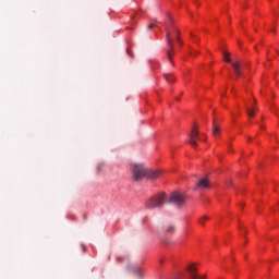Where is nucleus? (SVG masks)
I'll return each instance as SVG.
<instances>
[{"label": "nucleus", "mask_w": 279, "mask_h": 279, "mask_svg": "<svg viewBox=\"0 0 279 279\" xmlns=\"http://www.w3.org/2000/svg\"><path fill=\"white\" fill-rule=\"evenodd\" d=\"M132 175L133 180L135 182H140V180H143V178H148V180H157V178H160L159 171H154L145 168L143 163H132Z\"/></svg>", "instance_id": "1"}, {"label": "nucleus", "mask_w": 279, "mask_h": 279, "mask_svg": "<svg viewBox=\"0 0 279 279\" xmlns=\"http://www.w3.org/2000/svg\"><path fill=\"white\" fill-rule=\"evenodd\" d=\"M169 202V197L165 193H158L148 198L145 203L146 208H162Z\"/></svg>", "instance_id": "2"}, {"label": "nucleus", "mask_w": 279, "mask_h": 279, "mask_svg": "<svg viewBox=\"0 0 279 279\" xmlns=\"http://www.w3.org/2000/svg\"><path fill=\"white\" fill-rule=\"evenodd\" d=\"M180 34V31H178V28H174V34H172L169 29H166V38H167V43L170 47V50L167 52L168 56V60H170L171 64H173V61L171 60V58H173V38H175V40L180 44V36L178 35Z\"/></svg>", "instance_id": "3"}, {"label": "nucleus", "mask_w": 279, "mask_h": 279, "mask_svg": "<svg viewBox=\"0 0 279 279\" xmlns=\"http://www.w3.org/2000/svg\"><path fill=\"white\" fill-rule=\"evenodd\" d=\"M170 202L171 204H174V206L181 207L183 204H185L186 197L180 192H173L170 195Z\"/></svg>", "instance_id": "4"}, {"label": "nucleus", "mask_w": 279, "mask_h": 279, "mask_svg": "<svg viewBox=\"0 0 279 279\" xmlns=\"http://www.w3.org/2000/svg\"><path fill=\"white\" fill-rule=\"evenodd\" d=\"M197 141H206V135H204V138H202L199 136V132L196 131V129H193L191 134H190V145H192V147H197Z\"/></svg>", "instance_id": "5"}, {"label": "nucleus", "mask_w": 279, "mask_h": 279, "mask_svg": "<svg viewBox=\"0 0 279 279\" xmlns=\"http://www.w3.org/2000/svg\"><path fill=\"white\" fill-rule=\"evenodd\" d=\"M187 271L190 274L191 279H205L206 278V276L201 277L199 275H197V267L194 264H192L187 267Z\"/></svg>", "instance_id": "6"}, {"label": "nucleus", "mask_w": 279, "mask_h": 279, "mask_svg": "<svg viewBox=\"0 0 279 279\" xmlns=\"http://www.w3.org/2000/svg\"><path fill=\"white\" fill-rule=\"evenodd\" d=\"M196 189H201V190L210 189V182H208V179H202L197 183Z\"/></svg>", "instance_id": "7"}, {"label": "nucleus", "mask_w": 279, "mask_h": 279, "mask_svg": "<svg viewBox=\"0 0 279 279\" xmlns=\"http://www.w3.org/2000/svg\"><path fill=\"white\" fill-rule=\"evenodd\" d=\"M232 68L236 77H241V65L239 64V62L232 63Z\"/></svg>", "instance_id": "8"}, {"label": "nucleus", "mask_w": 279, "mask_h": 279, "mask_svg": "<svg viewBox=\"0 0 279 279\" xmlns=\"http://www.w3.org/2000/svg\"><path fill=\"white\" fill-rule=\"evenodd\" d=\"M210 219L208 216H203L198 219L199 226H206V222Z\"/></svg>", "instance_id": "9"}, {"label": "nucleus", "mask_w": 279, "mask_h": 279, "mask_svg": "<svg viewBox=\"0 0 279 279\" xmlns=\"http://www.w3.org/2000/svg\"><path fill=\"white\" fill-rule=\"evenodd\" d=\"M166 232L173 234V232H175V226L169 225L166 229Z\"/></svg>", "instance_id": "10"}, {"label": "nucleus", "mask_w": 279, "mask_h": 279, "mask_svg": "<svg viewBox=\"0 0 279 279\" xmlns=\"http://www.w3.org/2000/svg\"><path fill=\"white\" fill-rule=\"evenodd\" d=\"M165 77H166L167 82H169L170 84L175 82V78L171 74H166Z\"/></svg>", "instance_id": "11"}, {"label": "nucleus", "mask_w": 279, "mask_h": 279, "mask_svg": "<svg viewBox=\"0 0 279 279\" xmlns=\"http://www.w3.org/2000/svg\"><path fill=\"white\" fill-rule=\"evenodd\" d=\"M223 60H225V62H232V59H230L229 52H223Z\"/></svg>", "instance_id": "12"}, {"label": "nucleus", "mask_w": 279, "mask_h": 279, "mask_svg": "<svg viewBox=\"0 0 279 279\" xmlns=\"http://www.w3.org/2000/svg\"><path fill=\"white\" fill-rule=\"evenodd\" d=\"M221 130L219 129V126H214V130H213V134L214 136H219Z\"/></svg>", "instance_id": "13"}, {"label": "nucleus", "mask_w": 279, "mask_h": 279, "mask_svg": "<svg viewBox=\"0 0 279 279\" xmlns=\"http://www.w3.org/2000/svg\"><path fill=\"white\" fill-rule=\"evenodd\" d=\"M246 111H247L248 117H254V114H256V111L250 107L246 109Z\"/></svg>", "instance_id": "14"}, {"label": "nucleus", "mask_w": 279, "mask_h": 279, "mask_svg": "<svg viewBox=\"0 0 279 279\" xmlns=\"http://www.w3.org/2000/svg\"><path fill=\"white\" fill-rule=\"evenodd\" d=\"M157 23L153 22L148 25V29H154V27H156Z\"/></svg>", "instance_id": "15"}, {"label": "nucleus", "mask_w": 279, "mask_h": 279, "mask_svg": "<svg viewBox=\"0 0 279 279\" xmlns=\"http://www.w3.org/2000/svg\"><path fill=\"white\" fill-rule=\"evenodd\" d=\"M191 38H192V40H193L194 43H196V39H195V38H196V35H195V34L192 33V34H191Z\"/></svg>", "instance_id": "16"}, {"label": "nucleus", "mask_w": 279, "mask_h": 279, "mask_svg": "<svg viewBox=\"0 0 279 279\" xmlns=\"http://www.w3.org/2000/svg\"><path fill=\"white\" fill-rule=\"evenodd\" d=\"M83 250H86V246L83 245Z\"/></svg>", "instance_id": "17"}]
</instances>
